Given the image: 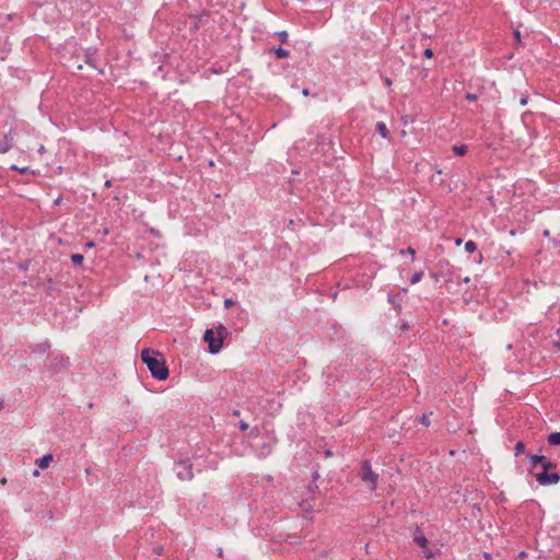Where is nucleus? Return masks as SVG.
I'll return each mask as SVG.
<instances>
[{"label":"nucleus","instance_id":"30","mask_svg":"<svg viewBox=\"0 0 560 560\" xmlns=\"http://www.w3.org/2000/svg\"><path fill=\"white\" fill-rule=\"evenodd\" d=\"M233 303H234V302H233L232 300H230V299H226V300L224 301V304H225V306H226V307H229V306L233 305Z\"/></svg>","mask_w":560,"mask_h":560},{"label":"nucleus","instance_id":"25","mask_svg":"<svg viewBox=\"0 0 560 560\" xmlns=\"http://www.w3.org/2000/svg\"><path fill=\"white\" fill-rule=\"evenodd\" d=\"M301 506L307 512L312 510V505L307 501L303 502Z\"/></svg>","mask_w":560,"mask_h":560},{"label":"nucleus","instance_id":"37","mask_svg":"<svg viewBox=\"0 0 560 560\" xmlns=\"http://www.w3.org/2000/svg\"><path fill=\"white\" fill-rule=\"evenodd\" d=\"M222 553H223L222 548H219V549H218V555L221 557V556H222Z\"/></svg>","mask_w":560,"mask_h":560},{"label":"nucleus","instance_id":"34","mask_svg":"<svg viewBox=\"0 0 560 560\" xmlns=\"http://www.w3.org/2000/svg\"><path fill=\"white\" fill-rule=\"evenodd\" d=\"M455 244L459 246L462 244V238H456Z\"/></svg>","mask_w":560,"mask_h":560},{"label":"nucleus","instance_id":"18","mask_svg":"<svg viewBox=\"0 0 560 560\" xmlns=\"http://www.w3.org/2000/svg\"><path fill=\"white\" fill-rule=\"evenodd\" d=\"M514 450H515V456H520L525 451V444L522 441H518L515 444Z\"/></svg>","mask_w":560,"mask_h":560},{"label":"nucleus","instance_id":"28","mask_svg":"<svg viewBox=\"0 0 560 560\" xmlns=\"http://www.w3.org/2000/svg\"><path fill=\"white\" fill-rule=\"evenodd\" d=\"M520 104L522 106H525L527 104V97L526 96H523L521 100H520Z\"/></svg>","mask_w":560,"mask_h":560},{"label":"nucleus","instance_id":"38","mask_svg":"<svg viewBox=\"0 0 560 560\" xmlns=\"http://www.w3.org/2000/svg\"><path fill=\"white\" fill-rule=\"evenodd\" d=\"M402 329H408V325L406 323L402 324L401 326Z\"/></svg>","mask_w":560,"mask_h":560},{"label":"nucleus","instance_id":"1","mask_svg":"<svg viewBox=\"0 0 560 560\" xmlns=\"http://www.w3.org/2000/svg\"><path fill=\"white\" fill-rule=\"evenodd\" d=\"M141 360L154 378L164 381L168 377V368L163 354L159 351L145 348L141 351Z\"/></svg>","mask_w":560,"mask_h":560},{"label":"nucleus","instance_id":"4","mask_svg":"<svg viewBox=\"0 0 560 560\" xmlns=\"http://www.w3.org/2000/svg\"><path fill=\"white\" fill-rule=\"evenodd\" d=\"M361 479L369 485L371 490H375L377 487L378 476L372 470L369 460L363 462L361 469Z\"/></svg>","mask_w":560,"mask_h":560},{"label":"nucleus","instance_id":"11","mask_svg":"<svg viewBox=\"0 0 560 560\" xmlns=\"http://www.w3.org/2000/svg\"><path fill=\"white\" fill-rule=\"evenodd\" d=\"M547 441L550 445H560V431L550 433Z\"/></svg>","mask_w":560,"mask_h":560},{"label":"nucleus","instance_id":"35","mask_svg":"<svg viewBox=\"0 0 560 560\" xmlns=\"http://www.w3.org/2000/svg\"><path fill=\"white\" fill-rule=\"evenodd\" d=\"M385 84H386V85H390V84H392V81H390L388 78H386V79H385Z\"/></svg>","mask_w":560,"mask_h":560},{"label":"nucleus","instance_id":"8","mask_svg":"<svg viewBox=\"0 0 560 560\" xmlns=\"http://www.w3.org/2000/svg\"><path fill=\"white\" fill-rule=\"evenodd\" d=\"M483 91H485V88L483 86H479L477 92H474V93L468 92V93H466L465 98L467 101H469V102L477 101L478 98L481 97Z\"/></svg>","mask_w":560,"mask_h":560},{"label":"nucleus","instance_id":"3","mask_svg":"<svg viewBox=\"0 0 560 560\" xmlns=\"http://www.w3.org/2000/svg\"><path fill=\"white\" fill-rule=\"evenodd\" d=\"M174 471L182 481H190L194 478L192 463L188 457L176 460Z\"/></svg>","mask_w":560,"mask_h":560},{"label":"nucleus","instance_id":"17","mask_svg":"<svg viewBox=\"0 0 560 560\" xmlns=\"http://www.w3.org/2000/svg\"><path fill=\"white\" fill-rule=\"evenodd\" d=\"M70 258L73 265H81L84 260V257L81 254H72Z\"/></svg>","mask_w":560,"mask_h":560},{"label":"nucleus","instance_id":"10","mask_svg":"<svg viewBox=\"0 0 560 560\" xmlns=\"http://www.w3.org/2000/svg\"><path fill=\"white\" fill-rule=\"evenodd\" d=\"M376 131L382 136V138H384V139L388 138V130H387L385 122L378 121L376 124Z\"/></svg>","mask_w":560,"mask_h":560},{"label":"nucleus","instance_id":"15","mask_svg":"<svg viewBox=\"0 0 560 560\" xmlns=\"http://www.w3.org/2000/svg\"><path fill=\"white\" fill-rule=\"evenodd\" d=\"M453 151L456 155L458 156H463L466 154L467 152V147L466 145H454L453 147Z\"/></svg>","mask_w":560,"mask_h":560},{"label":"nucleus","instance_id":"9","mask_svg":"<svg viewBox=\"0 0 560 560\" xmlns=\"http://www.w3.org/2000/svg\"><path fill=\"white\" fill-rule=\"evenodd\" d=\"M54 457L51 454H47L37 460V466L42 469H46L52 462Z\"/></svg>","mask_w":560,"mask_h":560},{"label":"nucleus","instance_id":"41","mask_svg":"<svg viewBox=\"0 0 560 560\" xmlns=\"http://www.w3.org/2000/svg\"><path fill=\"white\" fill-rule=\"evenodd\" d=\"M544 234H545V235H549V231H548V230H546V231L544 232Z\"/></svg>","mask_w":560,"mask_h":560},{"label":"nucleus","instance_id":"16","mask_svg":"<svg viewBox=\"0 0 560 560\" xmlns=\"http://www.w3.org/2000/svg\"><path fill=\"white\" fill-rule=\"evenodd\" d=\"M476 249H477V244L474 241L469 240L465 243V250L467 253H474V252H476Z\"/></svg>","mask_w":560,"mask_h":560},{"label":"nucleus","instance_id":"12","mask_svg":"<svg viewBox=\"0 0 560 560\" xmlns=\"http://www.w3.org/2000/svg\"><path fill=\"white\" fill-rule=\"evenodd\" d=\"M556 467L557 465L547 458H545V460L541 463V471H556Z\"/></svg>","mask_w":560,"mask_h":560},{"label":"nucleus","instance_id":"29","mask_svg":"<svg viewBox=\"0 0 560 560\" xmlns=\"http://www.w3.org/2000/svg\"><path fill=\"white\" fill-rule=\"evenodd\" d=\"M162 547H156L154 548V552L156 553V556H161L162 555Z\"/></svg>","mask_w":560,"mask_h":560},{"label":"nucleus","instance_id":"26","mask_svg":"<svg viewBox=\"0 0 560 560\" xmlns=\"http://www.w3.org/2000/svg\"><path fill=\"white\" fill-rule=\"evenodd\" d=\"M240 429L242 431H246L248 429V424L245 421H240Z\"/></svg>","mask_w":560,"mask_h":560},{"label":"nucleus","instance_id":"14","mask_svg":"<svg viewBox=\"0 0 560 560\" xmlns=\"http://www.w3.org/2000/svg\"><path fill=\"white\" fill-rule=\"evenodd\" d=\"M528 458L530 460V464L533 466H536L538 464H541L542 460H545L546 457L544 455H528Z\"/></svg>","mask_w":560,"mask_h":560},{"label":"nucleus","instance_id":"22","mask_svg":"<svg viewBox=\"0 0 560 560\" xmlns=\"http://www.w3.org/2000/svg\"><path fill=\"white\" fill-rule=\"evenodd\" d=\"M277 35L279 36L281 43H285L287 42L288 33L285 31L279 32V33H277Z\"/></svg>","mask_w":560,"mask_h":560},{"label":"nucleus","instance_id":"2","mask_svg":"<svg viewBox=\"0 0 560 560\" xmlns=\"http://www.w3.org/2000/svg\"><path fill=\"white\" fill-rule=\"evenodd\" d=\"M228 328L223 325H218L214 329H207L203 335V340L208 343L210 353H218L222 349L223 339L228 336Z\"/></svg>","mask_w":560,"mask_h":560},{"label":"nucleus","instance_id":"20","mask_svg":"<svg viewBox=\"0 0 560 560\" xmlns=\"http://www.w3.org/2000/svg\"><path fill=\"white\" fill-rule=\"evenodd\" d=\"M420 422L425 425V427H429L430 425V416L429 415H423L421 418H420Z\"/></svg>","mask_w":560,"mask_h":560},{"label":"nucleus","instance_id":"24","mask_svg":"<svg viewBox=\"0 0 560 560\" xmlns=\"http://www.w3.org/2000/svg\"><path fill=\"white\" fill-rule=\"evenodd\" d=\"M423 55L427 58H432L434 54H433V50L431 48H427V49H424Z\"/></svg>","mask_w":560,"mask_h":560},{"label":"nucleus","instance_id":"32","mask_svg":"<svg viewBox=\"0 0 560 560\" xmlns=\"http://www.w3.org/2000/svg\"><path fill=\"white\" fill-rule=\"evenodd\" d=\"M302 94H303L304 96H307V95L310 94V91H308L307 89H304V90L302 91Z\"/></svg>","mask_w":560,"mask_h":560},{"label":"nucleus","instance_id":"7","mask_svg":"<svg viewBox=\"0 0 560 560\" xmlns=\"http://www.w3.org/2000/svg\"><path fill=\"white\" fill-rule=\"evenodd\" d=\"M12 147V139L7 135L0 139V153H7Z\"/></svg>","mask_w":560,"mask_h":560},{"label":"nucleus","instance_id":"27","mask_svg":"<svg viewBox=\"0 0 560 560\" xmlns=\"http://www.w3.org/2000/svg\"><path fill=\"white\" fill-rule=\"evenodd\" d=\"M47 347H48V346H47L46 343H43V345H40V346H37V351H46V348H47Z\"/></svg>","mask_w":560,"mask_h":560},{"label":"nucleus","instance_id":"5","mask_svg":"<svg viewBox=\"0 0 560 560\" xmlns=\"http://www.w3.org/2000/svg\"><path fill=\"white\" fill-rule=\"evenodd\" d=\"M536 481L540 486L556 485L560 480V475L557 471H540L535 475Z\"/></svg>","mask_w":560,"mask_h":560},{"label":"nucleus","instance_id":"6","mask_svg":"<svg viewBox=\"0 0 560 560\" xmlns=\"http://www.w3.org/2000/svg\"><path fill=\"white\" fill-rule=\"evenodd\" d=\"M413 541L423 549L424 551V555L427 558H433L434 557V553L431 551V550H428L427 547H428V539L427 537L424 536V534L419 529L417 528L413 533Z\"/></svg>","mask_w":560,"mask_h":560},{"label":"nucleus","instance_id":"40","mask_svg":"<svg viewBox=\"0 0 560 560\" xmlns=\"http://www.w3.org/2000/svg\"><path fill=\"white\" fill-rule=\"evenodd\" d=\"M43 150H44V145H40V148L37 151L42 152Z\"/></svg>","mask_w":560,"mask_h":560},{"label":"nucleus","instance_id":"36","mask_svg":"<svg viewBox=\"0 0 560 560\" xmlns=\"http://www.w3.org/2000/svg\"><path fill=\"white\" fill-rule=\"evenodd\" d=\"M105 186H106V187H110V186H112V182H110V180H106V182H105Z\"/></svg>","mask_w":560,"mask_h":560},{"label":"nucleus","instance_id":"23","mask_svg":"<svg viewBox=\"0 0 560 560\" xmlns=\"http://www.w3.org/2000/svg\"><path fill=\"white\" fill-rule=\"evenodd\" d=\"M12 168L20 171L22 174H25V173L34 174V172L31 171L28 167L18 168L16 166H12Z\"/></svg>","mask_w":560,"mask_h":560},{"label":"nucleus","instance_id":"19","mask_svg":"<svg viewBox=\"0 0 560 560\" xmlns=\"http://www.w3.org/2000/svg\"><path fill=\"white\" fill-rule=\"evenodd\" d=\"M422 277H423V271L415 272L410 279V282L412 284H416L422 279Z\"/></svg>","mask_w":560,"mask_h":560},{"label":"nucleus","instance_id":"21","mask_svg":"<svg viewBox=\"0 0 560 560\" xmlns=\"http://www.w3.org/2000/svg\"><path fill=\"white\" fill-rule=\"evenodd\" d=\"M48 283H49V284H48V287H47V293H48L49 295H52V294H54V292H56V291H57V288L52 285L51 280H49V281H48Z\"/></svg>","mask_w":560,"mask_h":560},{"label":"nucleus","instance_id":"13","mask_svg":"<svg viewBox=\"0 0 560 560\" xmlns=\"http://www.w3.org/2000/svg\"><path fill=\"white\" fill-rule=\"evenodd\" d=\"M276 56L278 59H284V58H288L290 56V52L289 50L282 48V47H278V48H275L273 49Z\"/></svg>","mask_w":560,"mask_h":560},{"label":"nucleus","instance_id":"42","mask_svg":"<svg viewBox=\"0 0 560 560\" xmlns=\"http://www.w3.org/2000/svg\"><path fill=\"white\" fill-rule=\"evenodd\" d=\"M2 407H3V404H2V401L0 400V410L2 409Z\"/></svg>","mask_w":560,"mask_h":560},{"label":"nucleus","instance_id":"33","mask_svg":"<svg viewBox=\"0 0 560 560\" xmlns=\"http://www.w3.org/2000/svg\"><path fill=\"white\" fill-rule=\"evenodd\" d=\"M514 35H515L516 39H517V40H520V36H521V35H520V32H518V31H515V32H514Z\"/></svg>","mask_w":560,"mask_h":560},{"label":"nucleus","instance_id":"39","mask_svg":"<svg viewBox=\"0 0 560 560\" xmlns=\"http://www.w3.org/2000/svg\"><path fill=\"white\" fill-rule=\"evenodd\" d=\"M469 281H470L469 277H466V278L464 279V282H466V283H468Z\"/></svg>","mask_w":560,"mask_h":560},{"label":"nucleus","instance_id":"31","mask_svg":"<svg viewBox=\"0 0 560 560\" xmlns=\"http://www.w3.org/2000/svg\"><path fill=\"white\" fill-rule=\"evenodd\" d=\"M406 252H407V254H410V255L415 256V249H413V248L408 247V248L406 249Z\"/></svg>","mask_w":560,"mask_h":560}]
</instances>
